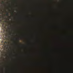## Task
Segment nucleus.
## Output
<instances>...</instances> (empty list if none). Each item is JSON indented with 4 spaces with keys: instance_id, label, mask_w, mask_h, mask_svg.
Wrapping results in <instances>:
<instances>
[{
    "instance_id": "obj_1",
    "label": "nucleus",
    "mask_w": 73,
    "mask_h": 73,
    "mask_svg": "<svg viewBox=\"0 0 73 73\" xmlns=\"http://www.w3.org/2000/svg\"><path fill=\"white\" fill-rule=\"evenodd\" d=\"M12 34H13V33H12V32L10 33L9 35H11V36H12Z\"/></svg>"
},
{
    "instance_id": "obj_2",
    "label": "nucleus",
    "mask_w": 73,
    "mask_h": 73,
    "mask_svg": "<svg viewBox=\"0 0 73 73\" xmlns=\"http://www.w3.org/2000/svg\"><path fill=\"white\" fill-rule=\"evenodd\" d=\"M6 15V16H9V13H8V12H7Z\"/></svg>"
},
{
    "instance_id": "obj_3",
    "label": "nucleus",
    "mask_w": 73,
    "mask_h": 73,
    "mask_svg": "<svg viewBox=\"0 0 73 73\" xmlns=\"http://www.w3.org/2000/svg\"><path fill=\"white\" fill-rule=\"evenodd\" d=\"M4 1H3L2 2V4H4Z\"/></svg>"
},
{
    "instance_id": "obj_4",
    "label": "nucleus",
    "mask_w": 73,
    "mask_h": 73,
    "mask_svg": "<svg viewBox=\"0 0 73 73\" xmlns=\"http://www.w3.org/2000/svg\"><path fill=\"white\" fill-rule=\"evenodd\" d=\"M5 23H7L8 21H5Z\"/></svg>"
},
{
    "instance_id": "obj_5",
    "label": "nucleus",
    "mask_w": 73,
    "mask_h": 73,
    "mask_svg": "<svg viewBox=\"0 0 73 73\" xmlns=\"http://www.w3.org/2000/svg\"><path fill=\"white\" fill-rule=\"evenodd\" d=\"M1 73V70H0V73Z\"/></svg>"
},
{
    "instance_id": "obj_6",
    "label": "nucleus",
    "mask_w": 73,
    "mask_h": 73,
    "mask_svg": "<svg viewBox=\"0 0 73 73\" xmlns=\"http://www.w3.org/2000/svg\"><path fill=\"white\" fill-rule=\"evenodd\" d=\"M5 43H6V42H5Z\"/></svg>"
},
{
    "instance_id": "obj_7",
    "label": "nucleus",
    "mask_w": 73,
    "mask_h": 73,
    "mask_svg": "<svg viewBox=\"0 0 73 73\" xmlns=\"http://www.w3.org/2000/svg\"><path fill=\"white\" fill-rule=\"evenodd\" d=\"M1 21V20H0V21Z\"/></svg>"
}]
</instances>
